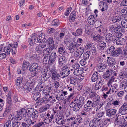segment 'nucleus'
Masks as SVG:
<instances>
[{
  "instance_id": "nucleus-16",
  "label": "nucleus",
  "mask_w": 127,
  "mask_h": 127,
  "mask_svg": "<svg viewBox=\"0 0 127 127\" xmlns=\"http://www.w3.org/2000/svg\"><path fill=\"white\" fill-rule=\"evenodd\" d=\"M84 98L82 96L79 97L76 96L73 100L74 102L75 101L81 105L82 107L83 106L84 103Z\"/></svg>"
},
{
  "instance_id": "nucleus-56",
  "label": "nucleus",
  "mask_w": 127,
  "mask_h": 127,
  "mask_svg": "<svg viewBox=\"0 0 127 127\" xmlns=\"http://www.w3.org/2000/svg\"><path fill=\"white\" fill-rule=\"evenodd\" d=\"M20 124V122L17 121H15L12 122V127H18Z\"/></svg>"
},
{
  "instance_id": "nucleus-44",
  "label": "nucleus",
  "mask_w": 127,
  "mask_h": 127,
  "mask_svg": "<svg viewBox=\"0 0 127 127\" xmlns=\"http://www.w3.org/2000/svg\"><path fill=\"white\" fill-rule=\"evenodd\" d=\"M16 114V117L15 118V119L17 120H20L23 118L25 117L22 114H21L20 111H18L17 112V114Z\"/></svg>"
},
{
  "instance_id": "nucleus-46",
  "label": "nucleus",
  "mask_w": 127,
  "mask_h": 127,
  "mask_svg": "<svg viewBox=\"0 0 127 127\" xmlns=\"http://www.w3.org/2000/svg\"><path fill=\"white\" fill-rule=\"evenodd\" d=\"M60 23L59 20L58 19L54 20L52 22V25L54 26L57 27L59 26Z\"/></svg>"
},
{
  "instance_id": "nucleus-42",
  "label": "nucleus",
  "mask_w": 127,
  "mask_h": 127,
  "mask_svg": "<svg viewBox=\"0 0 127 127\" xmlns=\"http://www.w3.org/2000/svg\"><path fill=\"white\" fill-rule=\"evenodd\" d=\"M80 119H76L75 120L73 121L71 123V125H75V126H77L80 124L82 123V119L81 118Z\"/></svg>"
},
{
  "instance_id": "nucleus-13",
  "label": "nucleus",
  "mask_w": 127,
  "mask_h": 127,
  "mask_svg": "<svg viewBox=\"0 0 127 127\" xmlns=\"http://www.w3.org/2000/svg\"><path fill=\"white\" fill-rule=\"evenodd\" d=\"M47 70L45 71L43 69L42 74L40 77L39 78V82L44 83L48 79L49 77L47 74Z\"/></svg>"
},
{
  "instance_id": "nucleus-64",
  "label": "nucleus",
  "mask_w": 127,
  "mask_h": 127,
  "mask_svg": "<svg viewBox=\"0 0 127 127\" xmlns=\"http://www.w3.org/2000/svg\"><path fill=\"white\" fill-rule=\"evenodd\" d=\"M52 87L50 86H47L44 89V91H45V93L50 92L52 90Z\"/></svg>"
},
{
  "instance_id": "nucleus-9",
  "label": "nucleus",
  "mask_w": 127,
  "mask_h": 127,
  "mask_svg": "<svg viewBox=\"0 0 127 127\" xmlns=\"http://www.w3.org/2000/svg\"><path fill=\"white\" fill-rule=\"evenodd\" d=\"M70 107L75 111H78L82 107L79 104L77 103L75 101L74 102L73 100L69 105Z\"/></svg>"
},
{
  "instance_id": "nucleus-34",
  "label": "nucleus",
  "mask_w": 127,
  "mask_h": 127,
  "mask_svg": "<svg viewBox=\"0 0 127 127\" xmlns=\"http://www.w3.org/2000/svg\"><path fill=\"white\" fill-rule=\"evenodd\" d=\"M45 96L46 98L47 102L50 101H53L55 102L56 101V100L55 99V97H54V96H52L49 94L47 93L46 94Z\"/></svg>"
},
{
  "instance_id": "nucleus-58",
  "label": "nucleus",
  "mask_w": 127,
  "mask_h": 127,
  "mask_svg": "<svg viewBox=\"0 0 127 127\" xmlns=\"http://www.w3.org/2000/svg\"><path fill=\"white\" fill-rule=\"evenodd\" d=\"M46 116L47 117V118H48V119L50 123L54 119V116L53 114L47 113L46 114Z\"/></svg>"
},
{
  "instance_id": "nucleus-19",
  "label": "nucleus",
  "mask_w": 127,
  "mask_h": 127,
  "mask_svg": "<svg viewBox=\"0 0 127 127\" xmlns=\"http://www.w3.org/2000/svg\"><path fill=\"white\" fill-rule=\"evenodd\" d=\"M106 44L105 42L103 41H101L98 42L97 44V48L100 50H103L106 47Z\"/></svg>"
},
{
  "instance_id": "nucleus-55",
  "label": "nucleus",
  "mask_w": 127,
  "mask_h": 127,
  "mask_svg": "<svg viewBox=\"0 0 127 127\" xmlns=\"http://www.w3.org/2000/svg\"><path fill=\"white\" fill-rule=\"evenodd\" d=\"M121 24L124 28H127V19L122 20L121 22Z\"/></svg>"
},
{
  "instance_id": "nucleus-59",
  "label": "nucleus",
  "mask_w": 127,
  "mask_h": 127,
  "mask_svg": "<svg viewBox=\"0 0 127 127\" xmlns=\"http://www.w3.org/2000/svg\"><path fill=\"white\" fill-rule=\"evenodd\" d=\"M52 50L48 48H46L44 49L43 51L45 52V55H46V57H48L49 55H50V54Z\"/></svg>"
},
{
  "instance_id": "nucleus-10",
  "label": "nucleus",
  "mask_w": 127,
  "mask_h": 127,
  "mask_svg": "<svg viewBox=\"0 0 127 127\" xmlns=\"http://www.w3.org/2000/svg\"><path fill=\"white\" fill-rule=\"evenodd\" d=\"M67 59L65 56L63 55L60 56L58 59V64L59 65L61 66H66L65 64L67 62Z\"/></svg>"
},
{
  "instance_id": "nucleus-36",
  "label": "nucleus",
  "mask_w": 127,
  "mask_h": 127,
  "mask_svg": "<svg viewBox=\"0 0 127 127\" xmlns=\"http://www.w3.org/2000/svg\"><path fill=\"white\" fill-rule=\"evenodd\" d=\"M47 102L45 96L42 98H40L39 100H38V101L36 102V103L37 105H40L43 103H47Z\"/></svg>"
},
{
  "instance_id": "nucleus-62",
  "label": "nucleus",
  "mask_w": 127,
  "mask_h": 127,
  "mask_svg": "<svg viewBox=\"0 0 127 127\" xmlns=\"http://www.w3.org/2000/svg\"><path fill=\"white\" fill-rule=\"evenodd\" d=\"M122 16H121L120 17L119 16H116L114 17V21L113 22L115 23L116 22H119L122 19V18L121 17Z\"/></svg>"
},
{
  "instance_id": "nucleus-3",
  "label": "nucleus",
  "mask_w": 127,
  "mask_h": 127,
  "mask_svg": "<svg viewBox=\"0 0 127 127\" xmlns=\"http://www.w3.org/2000/svg\"><path fill=\"white\" fill-rule=\"evenodd\" d=\"M117 73L112 69L108 68L105 72L102 75V77L105 80H108L110 78V77L115 75H117Z\"/></svg>"
},
{
  "instance_id": "nucleus-31",
  "label": "nucleus",
  "mask_w": 127,
  "mask_h": 127,
  "mask_svg": "<svg viewBox=\"0 0 127 127\" xmlns=\"http://www.w3.org/2000/svg\"><path fill=\"white\" fill-rule=\"evenodd\" d=\"M88 23L91 25H93L96 22V19L93 15H91L89 17L88 19Z\"/></svg>"
},
{
  "instance_id": "nucleus-18",
  "label": "nucleus",
  "mask_w": 127,
  "mask_h": 127,
  "mask_svg": "<svg viewBox=\"0 0 127 127\" xmlns=\"http://www.w3.org/2000/svg\"><path fill=\"white\" fill-rule=\"evenodd\" d=\"M34 124L31 119L26 120L25 122H22L21 124V127H29L32 126Z\"/></svg>"
},
{
  "instance_id": "nucleus-43",
  "label": "nucleus",
  "mask_w": 127,
  "mask_h": 127,
  "mask_svg": "<svg viewBox=\"0 0 127 127\" xmlns=\"http://www.w3.org/2000/svg\"><path fill=\"white\" fill-rule=\"evenodd\" d=\"M30 64L29 62L26 60H24L23 61V64L22 65V68L24 70L27 69Z\"/></svg>"
},
{
  "instance_id": "nucleus-20",
  "label": "nucleus",
  "mask_w": 127,
  "mask_h": 127,
  "mask_svg": "<svg viewBox=\"0 0 127 127\" xmlns=\"http://www.w3.org/2000/svg\"><path fill=\"white\" fill-rule=\"evenodd\" d=\"M32 95L33 99L35 100H37L38 102L41 96L40 93L39 92H36V91L32 92Z\"/></svg>"
},
{
  "instance_id": "nucleus-38",
  "label": "nucleus",
  "mask_w": 127,
  "mask_h": 127,
  "mask_svg": "<svg viewBox=\"0 0 127 127\" xmlns=\"http://www.w3.org/2000/svg\"><path fill=\"white\" fill-rule=\"evenodd\" d=\"M32 88H33L31 87V86H29L26 84L23 86L24 91L26 93H28L31 91L32 90Z\"/></svg>"
},
{
  "instance_id": "nucleus-7",
  "label": "nucleus",
  "mask_w": 127,
  "mask_h": 127,
  "mask_svg": "<svg viewBox=\"0 0 127 127\" xmlns=\"http://www.w3.org/2000/svg\"><path fill=\"white\" fill-rule=\"evenodd\" d=\"M79 45L77 42L73 41L70 44L69 46H67V49L70 53H72L77 49Z\"/></svg>"
},
{
  "instance_id": "nucleus-21",
  "label": "nucleus",
  "mask_w": 127,
  "mask_h": 127,
  "mask_svg": "<svg viewBox=\"0 0 127 127\" xmlns=\"http://www.w3.org/2000/svg\"><path fill=\"white\" fill-rule=\"evenodd\" d=\"M107 58L108 64L109 66L112 67L116 64V61L114 58L108 57H107Z\"/></svg>"
},
{
  "instance_id": "nucleus-14",
  "label": "nucleus",
  "mask_w": 127,
  "mask_h": 127,
  "mask_svg": "<svg viewBox=\"0 0 127 127\" xmlns=\"http://www.w3.org/2000/svg\"><path fill=\"white\" fill-rule=\"evenodd\" d=\"M119 112L122 115H125L127 113V103L124 102L119 109Z\"/></svg>"
},
{
  "instance_id": "nucleus-6",
  "label": "nucleus",
  "mask_w": 127,
  "mask_h": 127,
  "mask_svg": "<svg viewBox=\"0 0 127 127\" xmlns=\"http://www.w3.org/2000/svg\"><path fill=\"white\" fill-rule=\"evenodd\" d=\"M62 70L60 73V75L61 78H64L68 76L70 73V72L69 68L67 66H63Z\"/></svg>"
},
{
  "instance_id": "nucleus-23",
  "label": "nucleus",
  "mask_w": 127,
  "mask_h": 127,
  "mask_svg": "<svg viewBox=\"0 0 127 127\" xmlns=\"http://www.w3.org/2000/svg\"><path fill=\"white\" fill-rule=\"evenodd\" d=\"M106 114L108 116H114L116 114V110L114 109H108L106 110Z\"/></svg>"
},
{
  "instance_id": "nucleus-5",
  "label": "nucleus",
  "mask_w": 127,
  "mask_h": 127,
  "mask_svg": "<svg viewBox=\"0 0 127 127\" xmlns=\"http://www.w3.org/2000/svg\"><path fill=\"white\" fill-rule=\"evenodd\" d=\"M116 117L115 119L114 122L115 124L119 125L122 122L123 123L126 122V119H127V116L116 115Z\"/></svg>"
},
{
  "instance_id": "nucleus-50",
  "label": "nucleus",
  "mask_w": 127,
  "mask_h": 127,
  "mask_svg": "<svg viewBox=\"0 0 127 127\" xmlns=\"http://www.w3.org/2000/svg\"><path fill=\"white\" fill-rule=\"evenodd\" d=\"M91 90L89 87H86L85 88L83 92L85 95L87 96L90 93Z\"/></svg>"
},
{
  "instance_id": "nucleus-28",
  "label": "nucleus",
  "mask_w": 127,
  "mask_h": 127,
  "mask_svg": "<svg viewBox=\"0 0 127 127\" xmlns=\"http://www.w3.org/2000/svg\"><path fill=\"white\" fill-rule=\"evenodd\" d=\"M104 84V83L101 79L100 80L98 83L97 82H96L95 86V90H97L100 89L102 87Z\"/></svg>"
},
{
  "instance_id": "nucleus-49",
  "label": "nucleus",
  "mask_w": 127,
  "mask_h": 127,
  "mask_svg": "<svg viewBox=\"0 0 127 127\" xmlns=\"http://www.w3.org/2000/svg\"><path fill=\"white\" fill-rule=\"evenodd\" d=\"M31 115L32 118L34 119H37L38 116V111L35 110L32 112Z\"/></svg>"
},
{
  "instance_id": "nucleus-33",
  "label": "nucleus",
  "mask_w": 127,
  "mask_h": 127,
  "mask_svg": "<svg viewBox=\"0 0 127 127\" xmlns=\"http://www.w3.org/2000/svg\"><path fill=\"white\" fill-rule=\"evenodd\" d=\"M34 109L33 108H28L25 109V117L31 116Z\"/></svg>"
},
{
  "instance_id": "nucleus-45",
  "label": "nucleus",
  "mask_w": 127,
  "mask_h": 127,
  "mask_svg": "<svg viewBox=\"0 0 127 127\" xmlns=\"http://www.w3.org/2000/svg\"><path fill=\"white\" fill-rule=\"evenodd\" d=\"M103 38V36L99 34L94 35L93 37V39L96 41H100Z\"/></svg>"
},
{
  "instance_id": "nucleus-61",
  "label": "nucleus",
  "mask_w": 127,
  "mask_h": 127,
  "mask_svg": "<svg viewBox=\"0 0 127 127\" xmlns=\"http://www.w3.org/2000/svg\"><path fill=\"white\" fill-rule=\"evenodd\" d=\"M121 13L123 15H126L127 14V7H124L121 10Z\"/></svg>"
},
{
  "instance_id": "nucleus-40",
  "label": "nucleus",
  "mask_w": 127,
  "mask_h": 127,
  "mask_svg": "<svg viewBox=\"0 0 127 127\" xmlns=\"http://www.w3.org/2000/svg\"><path fill=\"white\" fill-rule=\"evenodd\" d=\"M119 75L120 78H127V67L126 68L123 72H121Z\"/></svg>"
},
{
  "instance_id": "nucleus-15",
  "label": "nucleus",
  "mask_w": 127,
  "mask_h": 127,
  "mask_svg": "<svg viewBox=\"0 0 127 127\" xmlns=\"http://www.w3.org/2000/svg\"><path fill=\"white\" fill-rule=\"evenodd\" d=\"M40 67L38 66V64L36 63H33L29 68L30 71L31 72L33 71L38 72L39 70Z\"/></svg>"
},
{
  "instance_id": "nucleus-39",
  "label": "nucleus",
  "mask_w": 127,
  "mask_h": 127,
  "mask_svg": "<svg viewBox=\"0 0 127 127\" xmlns=\"http://www.w3.org/2000/svg\"><path fill=\"white\" fill-rule=\"evenodd\" d=\"M58 52L60 54L64 55L65 52L66 50L65 48L63 46H59L58 50Z\"/></svg>"
},
{
  "instance_id": "nucleus-24",
  "label": "nucleus",
  "mask_w": 127,
  "mask_h": 127,
  "mask_svg": "<svg viewBox=\"0 0 127 127\" xmlns=\"http://www.w3.org/2000/svg\"><path fill=\"white\" fill-rule=\"evenodd\" d=\"M123 51L122 49L120 47L115 49L114 51L112 53L113 56L115 57H117L122 54Z\"/></svg>"
},
{
  "instance_id": "nucleus-4",
  "label": "nucleus",
  "mask_w": 127,
  "mask_h": 127,
  "mask_svg": "<svg viewBox=\"0 0 127 127\" xmlns=\"http://www.w3.org/2000/svg\"><path fill=\"white\" fill-rule=\"evenodd\" d=\"M84 72V69L82 68H80L75 70L73 73L76 76H79L78 79L80 81H81L84 78V76L83 74Z\"/></svg>"
},
{
  "instance_id": "nucleus-29",
  "label": "nucleus",
  "mask_w": 127,
  "mask_h": 127,
  "mask_svg": "<svg viewBox=\"0 0 127 127\" xmlns=\"http://www.w3.org/2000/svg\"><path fill=\"white\" fill-rule=\"evenodd\" d=\"M126 41V39L121 37L118 38L116 41L117 44L119 45H123L125 44Z\"/></svg>"
},
{
  "instance_id": "nucleus-26",
  "label": "nucleus",
  "mask_w": 127,
  "mask_h": 127,
  "mask_svg": "<svg viewBox=\"0 0 127 127\" xmlns=\"http://www.w3.org/2000/svg\"><path fill=\"white\" fill-rule=\"evenodd\" d=\"M60 75L58 74L57 72L56 71H53L51 70V79L54 81L57 80L59 79Z\"/></svg>"
},
{
  "instance_id": "nucleus-32",
  "label": "nucleus",
  "mask_w": 127,
  "mask_h": 127,
  "mask_svg": "<svg viewBox=\"0 0 127 127\" xmlns=\"http://www.w3.org/2000/svg\"><path fill=\"white\" fill-rule=\"evenodd\" d=\"M76 17V13L75 11H73L70 14L69 18V22H72L75 21Z\"/></svg>"
},
{
  "instance_id": "nucleus-2",
  "label": "nucleus",
  "mask_w": 127,
  "mask_h": 127,
  "mask_svg": "<svg viewBox=\"0 0 127 127\" xmlns=\"http://www.w3.org/2000/svg\"><path fill=\"white\" fill-rule=\"evenodd\" d=\"M95 23L96 24L95 26L98 32L101 34H103L105 35V34L106 33L107 30H105L103 28L102 22L100 21H96Z\"/></svg>"
},
{
  "instance_id": "nucleus-37",
  "label": "nucleus",
  "mask_w": 127,
  "mask_h": 127,
  "mask_svg": "<svg viewBox=\"0 0 127 127\" xmlns=\"http://www.w3.org/2000/svg\"><path fill=\"white\" fill-rule=\"evenodd\" d=\"M44 34L41 33L36 38L37 42H41V41H45L46 38Z\"/></svg>"
},
{
  "instance_id": "nucleus-25",
  "label": "nucleus",
  "mask_w": 127,
  "mask_h": 127,
  "mask_svg": "<svg viewBox=\"0 0 127 127\" xmlns=\"http://www.w3.org/2000/svg\"><path fill=\"white\" fill-rule=\"evenodd\" d=\"M64 118L63 115L60 116L56 119V122L59 125H63L65 123Z\"/></svg>"
},
{
  "instance_id": "nucleus-48",
  "label": "nucleus",
  "mask_w": 127,
  "mask_h": 127,
  "mask_svg": "<svg viewBox=\"0 0 127 127\" xmlns=\"http://www.w3.org/2000/svg\"><path fill=\"white\" fill-rule=\"evenodd\" d=\"M56 111H57V113L59 112L60 113H62L63 111V109L61 106H59L58 104H56L55 108Z\"/></svg>"
},
{
  "instance_id": "nucleus-57",
  "label": "nucleus",
  "mask_w": 127,
  "mask_h": 127,
  "mask_svg": "<svg viewBox=\"0 0 127 127\" xmlns=\"http://www.w3.org/2000/svg\"><path fill=\"white\" fill-rule=\"evenodd\" d=\"M22 82V79L20 77L17 78L15 82V85L17 86L20 85Z\"/></svg>"
},
{
  "instance_id": "nucleus-63",
  "label": "nucleus",
  "mask_w": 127,
  "mask_h": 127,
  "mask_svg": "<svg viewBox=\"0 0 127 127\" xmlns=\"http://www.w3.org/2000/svg\"><path fill=\"white\" fill-rule=\"evenodd\" d=\"M74 57L76 58L77 59H79L81 57L82 55L76 51L74 52Z\"/></svg>"
},
{
  "instance_id": "nucleus-51",
  "label": "nucleus",
  "mask_w": 127,
  "mask_h": 127,
  "mask_svg": "<svg viewBox=\"0 0 127 127\" xmlns=\"http://www.w3.org/2000/svg\"><path fill=\"white\" fill-rule=\"evenodd\" d=\"M124 57L123 56H122L120 57V59L119 60L120 65L121 66H124L125 65L126 62H125V61L126 60V58L125 57V61H123L121 60V59H122L123 58H124Z\"/></svg>"
},
{
  "instance_id": "nucleus-60",
  "label": "nucleus",
  "mask_w": 127,
  "mask_h": 127,
  "mask_svg": "<svg viewBox=\"0 0 127 127\" xmlns=\"http://www.w3.org/2000/svg\"><path fill=\"white\" fill-rule=\"evenodd\" d=\"M46 41L47 45L50 44H51L54 43L53 39L52 37H49L46 40Z\"/></svg>"
},
{
  "instance_id": "nucleus-27",
  "label": "nucleus",
  "mask_w": 127,
  "mask_h": 127,
  "mask_svg": "<svg viewBox=\"0 0 127 127\" xmlns=\"http://www.w3.org/2000/svg\"><path fill=\"white\" fill-rule=\"evenodd\" d=\"M105 41L107 43H110L111 42L113 38V36L111 33H108L106 34L105 36Z\"/></svg>"
},
{
  "instance_id": "nucleus-11",
  "label": "nucleus",
  "mask_w": 127,
  "mask_h": 127,
  "mask_svg": "<svg viewBox=\"0 0 127 127\" xmlns=\"http://www.w3.org/2000/svg\"><path fill=\"white\" fill-rule=\"evenodd\" d=\"M101 77L97 71H94L92 75L91 80L93 82H97L101 79Z\"/></svg>"
},
{
  "instance_id": "nucleus-22",
  "label": "nucleus",
  "mask_w": 127,
  "mask_h": 127,
  "mask_svg": "<svg viewBox=\"0 0 127 127\" xmlns=\"http://www.w3.org/2000/svg\"><path fill=\"white\" fill-rule=\"evenodd\" d=\"M106 68L105 64L102 63H100L97 65V70L99 72L103 71Z\"/></svg>"
},
{
  "instance_id": "nucleus-1",
  "label": "nucleus",
  "mask_w": 127,
  "mask_h": 127,
  "mask_svg": "<svg viewBox=\"0 0 127 127\" xmlns=\"http://www.w3.org/2000/svg\"><path fill=\"white\" fill-rule=\"evenodd\" d=\"M18 45L17 42H15L13 44H9L7 46L5 47L4 48V51L7 54H9L11 52L13 55H15L17 52L16 48Z\"/></svg>"
},
{
  "instance_id": "nucleus-35",
  "label": "nucleus",
  "mask_w": 127,
  "mask_h": 127,
  "mask_svg": "<svg viewBox=\"0 0 127 127\" xmlns=\"http://www.w3.org/2000/svg\"><path fill=\"white\" fill-rule=\"evenodd\" d=\"M86 104L89 107H90L91 108L95 107L94 102L92 100V99H86Z\"/></svg>"
},
{
  "instance_id": "nucleus-54",
  "label": "nucleus",
  "mask_w": 127,
  "mask_h": 127,
  "mask_svg": "<svg viewBox=\"0 0 127 127\" xmlns=\"http://www.w3.org/2000/svg\"><path fill=\"white\" fill-rule=\"evenodd\" d=\"M117 76V75L115 76L114 75V76H112L110 78V79L107 83V84L108 86L110 85L114 81V80L116 78Z\"/></svg>"
},
{
  "instance_id": "nucleus-30",
  "label": "nucleus",
  "mask_w": 127,
  "mask_h": 127,
  "mask_svg": "<svg viewBox=\"0 0 127 127\" xmlns=\"http://www.w3.org/2000/svg\"><path fill=\"white\" fill-rule=\"evenodd\" d=\"M36 81V80L35 78H31L28 80L26 84L33 88V86L35 84Z\"/></svg>"
},
{
  "instance_id": "nucleus-41",
  "label": "nucleus",
  "mask_w": 127,
  "mask_h": 127,
  "mask_svg": "<svg viewBox=\"0 0 127 127\" xmlns=\"http://www.w3.org/2000/svg\"><path fill=\"white\" fill-rule=\"evenodd\" d=\"M90 51H88L84 53L83 55V58L85 60H88L91 55Z\"/></svg>"
},
{
  "instance_id": "nucleus-47",
  "label": "nucleus",
  "mask_w": 127,
  "mask_h": 127,
  "mask_svg": "<svg viewBox=\"0 0 127 127\" xmlns=\"http://www.w3.org/2000/svg\"><path fill=\"white\" fill-rule=\"evenodd\" d=\"M115 47L113 46H111L108 48L106 50V52L107 54H110L112 53L115 49Z\"/></svg>"
},
{
  "instance_id": "nucleus-52",
  "label": "nucleus",
  "mask_w": 127,
  "mask_h": 127,
  "mask_svg": "<svg viewBox=\"0 0 127 127\" xmlns=\"http://www.w3.org/2000/svg\"><path fill=\"white\" fill-rule=\"evenodd\" d=\"M35 50L37 53L40 54H41L43 51V48L38 45L36 46Z\"/></svg>"
},
{
  "instance_id": "nucleus-8",
  "label": "nucleus",
  "mask_w": 127,
  "mask_h": 127,
  "mask_svg": "<svg viewBox=\"0 0 127 127\" xmlns=\"http://www.w3.org/2000/svg\"><path fill=\"white\" fill-rule=\"evenodd\" d=\"M56 53L55 52H53L50 55L49 59L48 60L49 65H52L55 63V60L57 57Z\"/></svg>"
},
{
  "instance_id": "nucleus-53",
  "label": "nucleus",
  "mask_w": 127,
  "mask_h": 127,
  "mask_svg": "<svg viewBox=\"0 0 127 127\" xmlns=\"http://www.w3.org/2000/svg\"><path fill=\"white\" fill-rule=\"evenodd\" d=\"M85 30L86 33L88 35H89L90 33V31L91 28L89 25H85Z\"/></svg>"
},
{
  "instance_id": "nucleus-17",
  "label": "nucleus",
  "mask_w": 127,
  "mask_h": 127,
  "mask_svg": "<svg viewBox=\"0 0 127 127\" xmlns=\"http://www.w3.org/2000/svg\"><path fill=\"white\" fill-rule=\"evenodd\" d=\"M100 118H95L91 121L89 123V126L90 127H96L99 125V122L100 121Z\"/></svg>"
},
{
  "instance_id": "nucleus-12",
  "label": "nucleus",
  "mask_w": 127,
  "mask_h": 127,
  "mask_svg": "<svg viewBox=\"0 0 127 127\" xmlns=\"http://www.w3.org/2000/svg\"><path fill=\"white\" fill-rule=\"evenodd\" d=\"M31 38H29L28 39V41L31 46H33L34 44L36 43L37 42L36 38L37 35L35 33H33L32 35Z\"/></svg>"
}]
</instances>
